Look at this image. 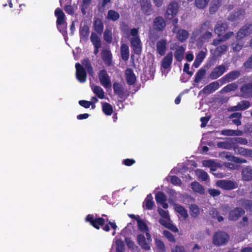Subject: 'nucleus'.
Segmentation results:
<instances>
[{
  "instance_id": "nucleus-1",
  "label": "nucleus",
  "mask_w": 252,
  "mask_h": 252,
  "mask_svg": "<svg viewBox=\"0 0 252 252\" xmlns=\"http://www.w3.org/2000/svg\"><path fill=\"white\" fill-rule=\"evenodd\" d=\"M158 212L161 217V219L159 220V222L160 224L174 232H178V228L172 223L167 211L163 210L161 208L158 207Z\"/></svg>"
},
{
  "instance_id": "nucleus-2",
  "label": "nucleus",
  "mask_w": 252,
  "mask_h": 252,
  "mask_svg": "<svg viewBox=\"0 0 252 252\" xmlns=\"http://www.w3.org/2000/svg\"><path fill=\"white\" fill-rule=\"evenodd\" d=\"M212 30V25L210 21H206L203 23L199 28L193 32L194 36H196L198 33L204 32L202 35V41H206L212 37V33L211 31Z\"/></svg>"
},
{
  "instance_id": "nucleus-3",
  "label": "nucleus",
  "mask_w": 252,
  "mask_h": 252,
  "mask_svg": "<svg viewBox=\"0 0 252 252\" xmlns=\"http://www.w3.org/2000/svg\"><path fill=\"white\" fill-rule=\"evenodd\" d=\"M229 240V236L224 232L220 231L215 233L213 236V242L216 246L225 244Z\"/></svg>"
},
{
  "instance_id": "nucleus-4",
  "label": "nucleus",
  "mask_w": 252,
  "mask_h": 252,
  "mask_svg": "<svg viewBox=\"0 0 252 252\" xmlns=\"http://www.w3.org/2000/svg\"><path fill=\"white\" fill-rule=\"evenodd\" d=\"M179 9V4L176 1L170 2L167 6L165 17L166 19L171 20L176 17Z\"/></svg>"
},
{
  "instance_id": "nucleus-5",
  "label": "nucleus",
  "mask_w": 252,
  "mask_h": 252,
  "mask_svg": "<svg viewBox=\"0 0 252 252\" xmlns=\"http://www.w3.org/2000/svg\"><path fill=\"white\" fill-rule=\"evenodd\" d=\"M55 15L57 17V24L58 29L61 31L62 29L66 27V23L65 21V14L59 8H57L55 11Z\"/></svg>"
},
{
  "instance_id": "nucleus-6",
  "label": "nucleus",
  "mask_w": 252,
  "mask_h": 252,
  "mask_svg": "<svg viewBox=\"0 0 252 252\" xmlns=\"http://www.w3.org/2000/svg\"><path fill=\"white\" fill-rule=\"evenodd\" d=\"M98 76L100 83L104 88H108L111 87V80L106 70H100Z\"/></svg>"
},
{
  "instance_id": "nucleus-7",
  "label": "nucleus",
  "mask_w": 252,
  "mask_h": 252,
  "mask_svg": "<svg viewBox=\"0 0 252 252\" xmlns=\"http://www.w3.org/2000/svg\"><path fill=\"white\" fill-rule=\"evenodd\" d=\"M216 185L223 189L230 190L237 188V184L230 180H219Z\"/></svg>"
},
{
  "instance_id": "nucleus-8",
  "label": "nucleus",
  "mask_w": 252,
  "mask_h": 252,
  "mask_svg": "<svg viewBox=\"0 0 252 252\" xmlns=\"http://www.w3.org/2000/svg\"><path fill=\"white\" fill-rule=\"evenodd\" d=\"M252 32V24H247L243 26L238 32L236 38L238 40L249 35Z\"/></svg>"
},
{
  "instance_id": "nucleus-9",
  "label": "nucleus",
  "mask_w": 252,
  "mask_h": 252,
  "mask_svg": "<svg viewBox=\"0 0 252 252\" xmlns=\"http://www.w3.org/2000/svg\"><path fill=\"white\" fill-rule=\"evenodd\" d=\"M86 220L90 222L94 228L99 229L105 222L104 219L101 218H94L93 215H89L86 218Z\"/></svg>"
},
{
  "instance_id": "nucleus-10",
  "label": "nucleus",
  "mask_w": 252,
  "mask_h": 252,
  "mask_svg": "<svg viewBox=\"0 0 252 252\" xmlns=\"http://www.w3.org/2000/svg\"><path fill=\"white\" fill-rule=\"evenodd\" d=\"M76 68V75L78 80L81 83H84L86 80V73L82 66L79 63H76L75 64Z\"/></svg>"
},
{
  "instance_id": "nucleus-11",
  "label": "nucleus",
  "mask_w": 252,
  "mask_h": 252,
  "mask_svg": "<svg viewBox=\"0 0 252 252\" xmlns=\"http://www.w3.org/2000/svg\"><path fill=\"white\" fill-rule=\"evenodd\" d=\"M137 224L140 231L145 232L149 242L152 241V238L149 233L148 227L145 222L141 219L140 217H137Z\"/></svg>"
},
{
  "instance_id": "nucleus-12",
  "label": "nucleus",
  "mask_w": 252,
  "mask_h": 252,
  "mask_svg": "<svg viewBox=\"0 0 252 252\" xmlns=\"http://www.w3.org/2000/svg\"><path fill=\"white\" fill-rule=\"evenodd\" d=\"M228 29V25L226 22L219 21L217 22L214 32L219 36H220Z\"/></svg>"
},
{
  "instance_id": "nucleus-13",
  "label": "nucleus",
  "mask_w": 252,
  "mask_h": 252,
  "mask_svg": "<svg viewBox=\"0 0 252 252\" xmlns=\"http://www.w3.org/2000/svg\"><path fill=\"white\" fill-rule=\"evenodd\" d=\"M226 70V66L221 64L216 67L211 73L210 76L212 79H216L220 76Z\"/></svg>"
},
{
  "instance_id": "nucleus-14",
  "label": "nucleus",
  "mask_w": 252,
  "mask_h": 252,
  "mask_svg": "<svg viewBox=\"0 0 252 252\" xmlns=\"http://www.w3.org/2000/svg\"><path fill=\"white\" fill-rule=\"evenodd\" d=\"M141 9L144 14L149 15L153 12L152 6L150 0H140Z\"/></svg>"
},
{
  "instance_id": "nucleus-15",
  "label": "nucleus",
  "mask_w": 252,
  "mask_h": 252,
  "mask_svg": "<svg viewBox=\"0 0 252 252\" xmlns=\"http://www.w3.org/2000/svg\"><path fill=\"white\" fill-rule=\"evenodd\" d=\"M131 44L134 52L136 54H140L142 51V43L139 38H131Z\"/></svg>"
},
{
  "instance_id": "nucleus-16",
  "label": "nucleus",
  "mask_w": 252,
  "mask_h": 252,
  "mask_svg": "<svg viewBox=\"0 0 252 252\" xmlns=\"http://www.w3.org/2000/svg\"><path fill=\"white\" fill-rule=\"evenodd\" d=\"M172 60L173 53L172 52H170L162 59L161 63V68L166 69L170 68Z\"/></svg>"
},
{
  "instance_id": "nucleus-17",
  "label": "nucleus",
  "mask_w": 252,
  "mask_h": 252,
  "mask_svg": "<svg viewBox=\"0 0 252 252\" xmlns=\"http://www.w3.org/2000/svg\"><path fill=\"white\" fill-rule=\"evenodd\" d=\"M245 12L243 10L241 9L237 12H235L233 14H230L228 17V20L232 22H239L242 20L244 17Z\"/></svg>"
},
{
  "instance_id": "nucleus-18",
  "label": "nucleus",
  "mask_w": 252,
  "mask_h": 252,
  "mask_svg": "<svg viewBox=\"0 0 252 252\" xmlns=\"http://www.w3.org/2000/svg\"><path fill=\"white\" fill-rule=\"evenodd\" d=\"M166 26L164 19L161 17H156L154 20V28L157 31H162Z\"/></svg>"
},
{
  "instance_id": "nucleus-19",
  "label": "nucleus",
  "mask_w": 252,
  "mask_h": 252,
  "mask_svg": "<svg viewBox=\"0 0 252 252\" xmlns=\"http://www.w3.org/2000/svg\"><path fill=\"white\" fill-rule=\"evenodd\" d=\"M244 213V211L241 208H236L230 212L229 219L231 220H236L239 217L243 215Z\"/></svg>"
},
{
  "instance_id": "nucleus-20",
  "label": "nucleus",
  "mask_w": 252,
  "mask_h": 252,
  "mask_svg": "<svg viewBox=\"0 0 252 252\" xmlns=\"http://www.w3.org/2000/svg\"><path fill=\"white\" fill-rule=\"evenodd\" d=\"M166 43V40L165 39L159 40L157 43V51L160 56H163L165 53Z\"/></svg>"
},
{
  "instance_id": "nucleus-21",
  "label": "nucleus",
  "mask_w": 252,
  "mask_h": 252,
  "mask_svg": "<svg viewBox=\"0 0 252 252\" xmlns=\"http://www.w3.org/2000/svg\"><path fill=\"white\" fill-rule=\"evenodd\" d=\"M137 241L139 245L144 249L149 250L150 249V243L151 242H149L148 239L147 240L144 235L139 234L137 236Z\"/></svg>"
},
{
  "instance_id": "nucleus-22",
  "label": "nucleus",
  "mask_w": 252,
  "mask_h": 252,
  "mask_svg": "<svg viewBox=\"0 0 252 252\" xmlns=\"http://www.w3.org/2000/svg\"><path fill=\"white\" fill-rule=\"evenodd\" d=\"M156 200L157 202L160 204L163 208L166 209L168 208V205L165 202L166 198L163 193L161 192H158L156 195Z\"/></svg>"
},
{
  "instance_id": "nucleus-23",
  "label": "nucleus",
  "mask_w": 252,
  "mask_h": 252,
  "mask_svg": "<svg viewBox=\"0 0 252 252\" xmlns=\"http://www.w3.org/2000/svg\"><path fill=\"white\" fill-rule=\"evenodd\" d=\"M174 33L176 34L177 39L181 42L187 40L189 35L188 32L186 30L179 29V28L176 30V32Z\"/></svg>"
},
{
  "instance_id": "nucleus-24",
  "label": "nucleus",
  "mask_w": 252,
  "mask_h": 252,
  "mask_svg": "<svg viewBox=\"0 0 252 252\" xmlns=\"http://www.w3.org/2000/svg\"><path fill=\"white\" fill-rule=\"evenodd\" d=\"M91 89L93 93L100 99L105 98L104 92L100 86L92 85Z\"/></svg>"
},
{
  "instance_id": "nucleus-25",
  "label": "nucleus",
  "mask_w": 252,
  "mask_h": 252,
  "mask_svg": "<svg viewBox=\"0 0 252 252\" xmlns=\"http://www.w3.org/2000/svg\"><path fill=\"white\" fill-rule=\"evenodd\" d=\"M127 83L129 85L133 84L136 81V77L131 69H127L125 72Z\"/></svg>"
},
{
  "instance_id": "nucleus-26",
  "label": "nucleus",
  "mask_w": 252,
  "mask_h": 252,
  "mask_svg": "<svg viewBox=\"0 0 252 252\" xmlns=\"http://www.w3.org/2000/svg\"><path fill=\"white\" fill-rule=\"evenodd\" d=\"M239 75V71H233L226 74L221 80H224L226 82H230L237 78Z\"/></svg>"
},
{
  "instance_id": "nucleus-27",
  "label": "nucleus",
  "mask_w": 252,
  "mask_h": 252,
  "mask_svg": "<svg viewBox=\"0 0 252 252\" xmlns=\"http://www.w3.org/2000/svg\"><path fill=\"white\" fill-rule=\"evenodd\" d=\"M102 58L105 63L109 65L111 63L112 54L110 51L103 50L102 51Z\"/></svg>"
},
{
  "instance_id": "nucleus-28",
  "label": "nucleus",
  "mask_w": 252,
  "mask_h": 252,
  "mask_svg": "<svg viewBox=\"0 0 252 252\" xmlns=\"http://www.w3.org/2000/svg\"><path fill=\"white\" fill-rule=\"evenodd\" d=\"M241 130H234L231 129H223L220 131V134L225 136H240L242 135Z\"/></svg>"
},
{
  "instance_id": "nucleus-29",
  "label": "nucleus",
  "mask_w": 252,
  "mask_h": 252,
  "mask_svg": "<svg viewBox=\"0 0 252 252\" xmlns=\"http://www.w3.org/2000/svg\"><path fill=\"white\" fill-rule=\"evenodd\" d=\"M185 49L182 46H179L175 51V58L177 61H181L184 58V54Z\"/></svg>"
},
{
  "instance_id": "nucleus-30",
  "label": "nucleus",
  "mask_w": 252,
  "mask_h": 252,
  "mask_svg": "<svg viewBox=\"0 0 252 252\" xmlns=\"http://www.w3.org/2000/svg\"><path fill=\"white\" fill-rule=\"evenodd\" d=\"M191 187L194 192H197L199 194H204L205 192V189L198 182H193L191 183Z\"/></svg>"
},
{
  "instance_id": "nucleus-31",
  "label": "nucleus",
  "mask_w": 252,
  "mask_h": 252,
  "mask_svg": "<svg viewBox=\"0 0 252 252\" xmlns=\"http://www.w3.org/2000/svg\"><path fill=\"white\" fill-rule=\"evenodd\" d=\"M121 54L123 60L126 61L129 58V48L127 45L123 44L121 47Z\"/></svg>"
},
{
  "instance_id": "nucleus-32",
  "label": "nucleus",
  "mask_w": 252,
  "mask_h": 252,
  "mask_svg": "<svg viewBox=\"0 0 252 252\" xmlns=\"http://www.w3.org/2000/svg\"><path fill=\"white\" fill-rule=\"evenodd\" d=\"M242 178L245 181H250L252 179V170L249 167L243 169Z\"/></svg>"
},
{
  "instance_id": "nucleus-33",
  "label": "nucleus",
  "mask_w": 252,
  "mask_h": 252,
  "mask_svg": "<svg viewBox=\"0 0 252 252\" xmlns=\"http://www.w3.org/2000/svg\"><path fill=\"white\" fill-rule=\"evenodd\" d=\"M219 148L225 149H230L233 147L231 138L225 141L219 142L217 144Z\"/></svg>"
},
{
  "instance_id": "nucleus-34",
  "label": "nucleus",
  "mask_w": 252,
  "mask_h": 252,
  "mask_svg": "<svg viewBox=\"0 0 252 252\" xmlns=\"http://www.w3.org/2000/svg\"><path fill=\"white\" fill-rule=\"evenodd\" d=\"M250 106V103L247 101H243L240 102L237 106L229 109L231 111L243 110L248 108Z\"/></svg>"
},
{
  "instance_id": "nucleus-35",
  "label": "nucleus",
  "mask_w": 252,
  "mask_h": 252,
  "mask_svg": "<svg viewBox=\"0 0 252 252\" xmlns=\"http://www.w3.org/2000/svg\"><path fill=\"white\" fill-rule=\"evenodd\" d=\"M91 40L94 48H100L101 42L100 37L95 33H92L91 35Z\"/></svg>"
},
{
  "instance_id": "nucleus-36",
  "label": "nucleus",
  "mask_w": 252,
  "mask_h": 252,
  "mask_svg": "<svg viewBox=\"0 0 252 252\" xmlns=\"http://www.w3.org/2000/svg\"><path fill=\"white\" fill-rule=\"evenodd\" d=\"M241 91L245 97L252 96V84L243 86L241 88Z\"/></svg>"
},
{
  "instance_id": "nucleus-37",
  "label": "nucleus",
  "mask_w": 252,
  "mask_h": 252,
  "mask_svg": "<svg viewBox=\"0 0 252 252\" xmlns=\"http://www.w3.org/2000/svg\"><path fill=\"white\" fill-rule=\"evenodd\" d=\"M174 209L177 213L180 214L183 218L186 219L188 216L187 211L181 205L175 204L174 205Z\"/></svg>"
},
{
  "instance_id": "nucleus-38",
  "label": "nucleus",
  "mask_w": 252,
  "mask_h": 252,
  "mask_svg": "<svg viewBox=\"0 0 252 252\" xmlns=\"http://www.w3.org/2000/svg\"><path fill=\"white\" fill-rule=\"evenodd\" d=\"M190 213L192 217H197L200 213L201 210L195 204H192L189 207Z\"/></svg>"
},
{
  "instance_id": "nucleus-39",
  "label": "nucleus",
  "mask_w": 252,
  "mask_h": 252,
  "mask_svg": "<svg viewBox=\"0 0 252 252\" xmlns=\"http://www.w3.org/2000/svg\"><path fill=\"white\" fill-rule=\"evenodd\" d=\"M195 174L198 178L202 181H206L209 177L206 172L199 169L195 170Z\"/></svg>"
},
{
  "instance_id": "nucleus-40",
  "label": "nucleus",
  "mask_w": 252,
  "mask_h": 252,
  "mask_svg": "<svg viewBox=\"0 0 252 252\" xmlns=\"http://www.w3.org/2000/svg\"><path fill=\"white\" fill-rule=\"evenodd\" d=\"M228 46L226 45H221L218 46L215 51V54L217 56H220L224 54L227 50Z\"/></svg>"
},
{
  "instance_id": "nucleus-41",
  "label": "nucleus",
  "mask_w": 252,
  "mask_h": 252,
  "mask_svg": "<svg viewBox=\"0 0 252 252\" xmlns=\"http://www.w3.org/2000/svg\"><path fill=\"white\" fill-rule=\"evenodd\" d=\"M94 30L99 33H101L103 29V25L101 21L99 19H96L94 22Z\"/></svg>"
},
{
  "instance_id": "nucleus-42",
  "label": "nucleus",
  "mask_w": 252,
  "mask_h": 252,
  "mask_svg": "<svg viewBox=\"0 0 252 252\" xmlns=\"http://www.w3.org/2000/svg\"><path fill=\"white\" fill-rule=\"evenodd\" d=\"M101 104L103 112L107 115H110L113 112L112 106L108 103L102 102Z\"/></svg>"
},
{
  "instance_id": "nucleus-43",
  "label": "nucleus",
  "mask_w": 252,
  "mask_h": 252,
  "mask_svg": "<svg viewBox=\"0 0 252 252\" xmlns=\"http://www.w3.org/2000/svg\"><path fill=\"white\" fill-rule=\"evenodd\" d=\"M206 73L205 69L201 68L196 72L195 75L194 81L196 83H199L203 78Z\"/></svg>"
},
{
  "instance_id": "nucleus-44",
  "label": "nucleus",
  "mask_w": 252,
  "mask_h": 252,
  "mask_svg": "<svg viewBox=\"0 0 252 252\" xmlns=\"http://www.w3.org/2000/svg\"><path fill=\"white\" fill-rule=\"evenodd\" d=\"M144 204L147 209L149 210L152 209L154 205V202L153 200V197L151 194L147 196L145 200Z\"/></svg>"
},
{
  "instance_id": "nucleus-45",
  "label": "nucleus",
  "mask_w": 252,
  "mask_h": 252,
  "mask_svg": "<svg viewBox=\"0 0 252 252\" xmlns=\"http://www.w3.org/2000/svg\"><path fill=\"white\" fill-rule=\"evenodd\" d=\"M119 14L112 10H110L108 12L107 18L112 21H116L119 18Z\"/></svg>"
},
{
  "instance_id": "nucleus-46",
  "label": "nucleus",
  "mask_w": 252,
  "mask_h": 252,
  "mask_svg": "<svg viewBox=\"0 0 252 252\" xmlns=\"http://www.w3.org/2000/svg\"><path fill=\"white\" fill-rule=\"evenodd\" d=\"M220 5V2L219 0H215L212 1L210 7V12L214 13L217 11Z\"/></svg>"
},
{
  "instance_id": "nucleus-47",
  "label": "nucleus",
  "mask_w": 252,
  "mask_h": 252,
  "mask_svg": "<svg viewBox=\"0 0 252 252\" xmlns=\"http://www.w3.org/2000/svg\"><path fill=\"white\" fill-rule=\"evenodd\" d=\"M210 215L214 219H216L219 222H220L223 220L222 217L219 216L218 211L214 208H212L210 210Z\"/></svg>"
},
{
  "instance_id": "nucleus-48",
  "label": "nucleus",
  "mask_w": 252,
  "mask_h": 252,
  "mask_svg": "<svg viewBox=\"0 0 252 252\" xmlns=\"http://www.w3.org/2000/svg\"><path fill=\"white\" fill-rule=\"evenodd\" d=\"M209 1L210 0H195V4L198 8L203 9L208 5Z\"/></svg>"
},
{
  "instance_id": "nucleus-49",
  "label": "nucleus",
  "mask_w": 252,
  "mask_h": 252,
  "mask_svg": "<svg viewBox=\"0 0 252 252\" xmlns=\"http://www.w3.org/2000/svg\"><path fill=\"white\" fill-rule=\"evenodd\" d=\"M104 40L108 43H110L112 40L111 31L109 29H106L103 34Z\"/></svg>"
},
{
  "instance_id": "nucleus-50",
  "label": "nucleus",
  "mask_w": 252,
  "mask_h": 252,
  "mask_svg": "<svg viewBox=\"0 0 252 252\" xmlns=\"http://www.w3.org/2000/svg\"><path fill=\"white\" fill-rule=\"evenodd\" d=\"M82 64L87 70L88 73L92 76L93 75V71L89 61L88 60H84L82 62Z\"/></svg>"
},
{
  "instance_id": "nucleus-51",
  "label": "nucleus",
  "mask_w": 252,
  "mask_h": 252,
  "mask_svg": "<svg viewBox=\"0 0 252 252\" xmlns=\"http://www.w3.org/2000/svg\"><path fill=\"white\" fill-rule=\"evenodd\" d=\"M80 33L81 36L86 39L89 35V27L86 26L81 27L80 29Z\"/></svg>"
},
{
  "instance_id": "nucleus-52",
  "label": "nucleus",
  "mask_w": 252,
  "mask_h": 252,
  "mask_svg": "<svg viewBox=\"0 0 252 252\" xmlns=\"http://www.w3.org/2000/svg\"><path fill=\"white\" fill-rule=\"evenodd\" d=\"M113 89L114 92L117 94L121 95L123 94V90L122 86L118 83H115L113 84Z\"/></svg>"
},
{
  "instance_id": "nucleus-53",
  "label": "nucleus",
  "mask_w": 252,
  "mask_h": 252,
  "mask_svg": "<svg viewBox=\"0 0 252 252\" xmlns=\"http://www.w3.org/2000/svg\"><path fill=\"white\" fill-rule=\"evenodd\" d=\"M164 236L172 243L175 242V239L174 235L167 230H164L163 231Z\"/></svg>"
},
{
  "instance_id": "nucleus-54",
  "label": "nucleus",
  "mask_w": 252,
  "mask_h": 252,
  "mask_svg": "<svg viewBox=\"0 0 252 252\" xmlns=\"http://www.w3.org/2000/svg\"><path fill=\"white\" fill-rule=\"evenodd\" d=\"M116 245L117 252H124V245L122 241L117 240Z\"/></svg>"
},
{
  "instance_id": "nucleus-55",
  "label": "nucleus",
  "mask_w": 252,
  "mask_h": 252,
  "mask_svg": "<svg viewBox=\"0 0 252 252\" xmlns=\"http://www.w3.org/2000/svg\"><path fill=\"white\" fill-rule=\"evenodd\" d=\"M243 46V44L240 42H237L232 44V49L234 52L240 51Z\"/></svg>"
},
{
  "instance_id": "nucleus-56",
  "label": "nucleus",
  "mask_w": 252,
  "mask_h": 252,
  "mask_svg": "<svg viewBox=\"0 0 252 252\" xmlns=\"http://www.w3.org/2000/svg\"><path fill=\"white\" fill-rule=\"evenodd\" d=\"M232 142L233 144V146H234V144L236 143H240L242 144L245 145L247 143V141L246 139L242 138H231Z\"/></svg>"
},
{
  "instance_id": "nucleus-57",
  "label": "nucleus",
  "mask_w": 252,
  "mask_h": 252,
  "mask_svg": "<svg viewBox=\"0 0 252 252\" xmlns=\"http://www.w3.org/2000/svg\"><path fill=\"white\" fill-rule=\"evenodd\" d=\"M237 88L236 84L232 83L228 85L223 89V91L225 92L232 91L235 90Z\"/></svg>"
},
{
  "instance_id": "nucleus-58",
  "label": "nucleus",
  "mask_w": 252,
  "mask_h": 252,
  "mask_svg": "<svg viewBox=\"0 0 252 252\" xmlns=\"http://www.w3.org/2000/svg\"><path fill=\"white\" fill-rule=\"evenodd\" d=\"M220 156L221 157H225L226 159L230 161H235L236 157H234L230 155H229L228 153L225 152H223L220 154Z\"/></svg>"
},
{
  "instance_id": "nucleus-59",
  "label": "nucleus",
  "mask_w": 252,
  "mask_h": 252,
  "mask_svg": "<svg viewBox=\"0 0 252 252\" xmlns=\"http://www.w3.org/2000/svg\"><path fill=\"white\" fill-rule=\"evenodd\" d=\"M171 182L176 186H180L181 184V180L176 176H173L171 177Z\"/></svg>"
},
{
  "instance_id": "nucleus-60",
  "label": "nucleus",
  "mask_w": 252,
  "mask_h": 252,
  "mask_svg": "<svg viewBox=\"0 0 252 252\" xmlns=\"http://www.w3.org/2000/svg\"><path fill=\"white\" fill-rule=\"evenodd\" d=\"M234 35V33L232 32H227L223 36L221 37V41H225L226 40L229 39Z\"/></svg>"
},
{
  "instance_id": "nucleus-61",
  "label": "nucleus",
  "mask_w": 252,
  "mask_h": 252,
  "mask_svg": "<svg viewBox=\"0 0 252 252\" xmlns=\"http://www.w3.org/2000/svg\"><path fill=\"white\" fill-rule=\"evenodd\" d=\"M241 204L243 205L246 209L252 211V201H244Z\"/></svg>"
},
{
  "instance_id": "nucleus-62",
  "label": "nucleus",
  "mask_w": 252,
  "mask_h": 252,
  "mask_svg": "<svg viewBox=\"0 0 252 252\" xmlns=\"http://www.w3.org/2000/svg\"><path fill=\"white\" fill-rule=\"evenodd\" d=\"M205 57V53L203 51L200 52L196 57L195 60L199 62H202Z\"/></svg>"
},
{
  "instance_id": "nucleus-63",
  "label": "nucleus",
  "mask_w": 252,
  "mask_h": 252,
  "mask_svg": "<svg viewBox=\"0 0 252 252\" xmlns=\"http://www.w3.org/2000/svg\"><path fill=\"white\" fill-rule=\"evenodd\" d=\"M126 242L127 247L133 250L135 247V245L134 242L132 241H131L129 238H126Z\"/></svg>"
},
{
  "instance_id": "nucleus-64",
  "label": "nucleus",
  "mask_w": 252,
  "mask_h": 252,
  "mask_svg": "<svg viewBox=\"0 0 252 252\" xmlns=\"http://www.w3.org/2000/svg\"><path fill=\"white\" fill-rule=\"evenodd\" d=\"M172 252H186L182 246H176L172 250Z\"/></svg>"
}]
</instances>
